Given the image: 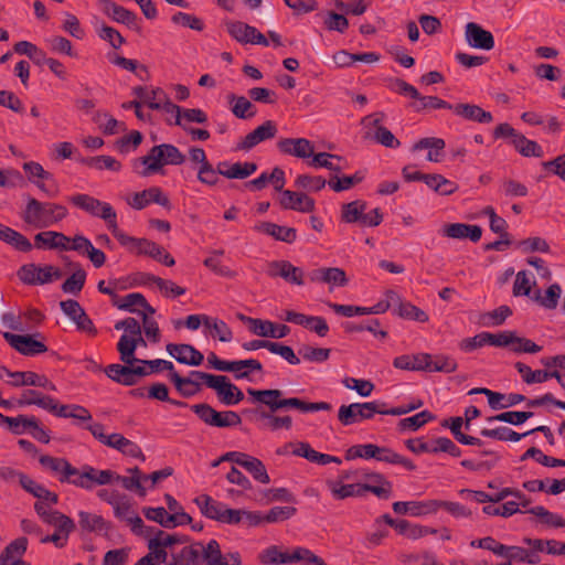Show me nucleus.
<instances>
[{"instance_id":"2","label":"nucleus","mask_w":565,"mask_h":565,"mask_svg":"<svg viewBox=\"0 0 565 565\" xmlns=\"http://www.w3.org/2000/svg\"><path fill=\"white\" fill-rule=\"evenodd\" d=\"M191 375L200 377L207 387L214 390L220 402L226 406L236 405L244 398L243 392L224 375H214L201 371H191Z\"/></svg>"},{"instance_id":"12","label":"nucleus","mask_w":565,"mask_h":565,"mask_svg":"<svg viewBox=\"0 0 565 565\" xmlns=\"http://www.w3.org/2000/svg\"><path fill=\"white\" fill-rule=\"evenodd\" d=\"M370 402L352 403L340 406L338 411V419L344 426H350L365 419L372 418Z\"/></svg>"},{"instance_id":"45","label":"nucleus","mask_w":565,"mask_h":565,"mask_svg":"<svg viewBox=\"0 0 565 565\" xmlns=\"http://www.w3.org/2000/svg\"><path fill=\"white\" fill-rule=\"evenodd\" d=\"M103 2L106 14L114 19L116 22L131 24L135 21L134 13H131L127 9L117 6L110 0H103Z\"/></svg>"},{"instance_id":"5","label":"nucleus","mask_w":565,"mask_h":565,"mask_svg":"<svg viewBox=\"0 0 565 565\" xmlns=\"http://www.w3.org/2000/svg\"><path fill=\"white\" fill-rule=\"evenodd\" d=\"M19 279L31 286L50 284L62 277V271L52 265L25 264L17 273Z\"/></svg>"},{"instance_id":"26","label":"nucleus","mask_w":565,"mask_h":565,"mask_svg":"<svg viewBox=\"0 0 565 565\" xmlns=\"http://www.w3.org/2000/svg\"><path fill=\"white\" fill-rule=\"evenodd\" d=\"M92 466H84L81 470L70 465L66 475L60 477L61 482H67L85 490L92 489Z\"/></svg>"},{"instance_id":"43","label":"nucleus","mask_w":565,"mask_h":565,"mask_svg":"<svg viewBox=\"0 0 565 565\" xmlns=\"http://www.w3.org/2000/svg\"><path fill=\"white\" fill-rule=\"evenodd\" d=\"M434 419V415L428 411H423L411 417L403 418L398 422V428L401 431H416L426 423Z\"/></svg>"},{"instance_id":"25","label":"nucleus","mask_w":565,"mask_h":565,"mask_svg":"<svg viewBox=\"0 0 565 565\" xmlns=\"http://www.w3.org/2000/svg\"><path fill=\"white\" fill-rule=\"evenodd\" d=\"M280 204L285 209L296 210L299 212H310L315 207V202L309 196L289 190L281 192Z\"/></svg>"},{"instance_id":"30","label":"nucleus","mask_w":565,"mask_h":565,"mask_svg":"<svg viewBox=\"0 0 565 565\" xmlns=\"http://www.w3.org/2000/svg\"><path fill=\"white\" fill-rule=\"evenodd\" d=\"M20 405H36L47 412L53 414L57 411V402L51 396H46L41 394L34 390H25L22 393L21 399L19 402Z\"/></svg>"},{"instance_id":"1","label":"nucleus","mask_w":565,"mask_h":565,"mask_svg":"<svg viewBox=\"0 0 565 565\" xmlns=\"http://www.w3.org/2000/svg\"><path fill=\"white\" fill-rule=\"evenodd\" d=\"M67 214V209L64 205L29 198L22 218L35 228H46L61 222Z\"/></svg>"},{"instance_id":"58","label":"nucleus","mask_w":565,"mask_h":565,"mask_svg":"<svg viewBox=\"0 0 565 565\" xmlns=\"http://www.w3.org/2000/svg\"><path fill=\"white\" fill-rule=\"evenodd\" d=\"M55 415L60 417H72L83 422H87L92 418L90 413L79 405H58Z\"/></svg>"},{"instance_id":"29","label":"nucleus","mask_w":565,"mask_h":565,"mask_svg":"<svg viewBox=\"0 0 565 565\" xmlns=\"http://www.w3.org/2000/svg\"><path fill=\"white\" fill-rule=\"evenodd\" d=\"M430 354L418 353L415 355H401L394 359L393 365L396 369L405 371H426L428 372V362Z\"/></svg>"},{"instance_id":"55","label":"nucleus","mask_w":565,"mask_h":565,"mask_svg":"<svg viewBox=\"0 0 565 565\" xmlns=\"http://www.w3.org/2000/svg\"><path fill=\"white\" fill-rule=\"evenodd\" d=\"M515 369L526 384L543 383L547 381V371H533L530 366L522 362L515 364Z\"/></svg>"},{"instance_id":"4","label":"nucleus","mask_w":565,"mask_h":565,"mask_svg":"<svg viewBox=\"0 0 565 565\" xmlns=\"http://www.w3.org/2000/svg\"><path fill=\"white\" fill-rule=\"evenodd\" d=\"M184 160V154L173 145L162 143L154 146L150 149L149 153L142 158V163L147 166L145 174L157 172L166 164H182Z\"/></svg>"},{"instance_id":"35","label":"nucleus","mask_w":565,"mask_h":565,"mask_svg":"<svg viewBox=\"0 0 565 565\" xmlns=\"http://www.w3.org/2000/svg\"><path fill=\"white\" fill-rule=\"evenodd\" d=\"M255 230L286 243H291L296 238V231L294 228L279 226L269 222H260L255 226Z\"/></svg>"},{"instance_id":"64","label":"nucleus","mask_w":565,"mask_h":565,"mask_svg":"<svg viewBox=\"0 0 565 565\" xmlns=\"http://www.w3.org/2000/svg\"><path fill=\"white\" fill-rule=\"evenodd\" d=\"M79 525L90 532H100L105 529V522L102 516L81 511L78 513Z\"/></svg>"},{"instance_id":"19","label":"nucleus","mask_w":565,"mask_h":565,"mask_svg":"<svg viewBox=\"0 0 565 565\" xmlns=\"http://www.w3.org/2000/svg\"><path fill=\"white\" fill-rule=\"evenodd\" d=\"M127 202L131 207L136 210H142L151 202L157 203L164 207L169 206V199L162 193V191L159 188L156 186L132 194V196L128 199Z\"/></svg>"},{"instance_id":"57","label":"nucleus","mask_w":565,"mask_h":565,"mask_svg":"<svg viewBox=\"0 0 565 565\" xmlns=\"http://www.w3.org/2000/svg\"><path fill=\"white\" fill-rule=\"evenodd\" d=\"M365 207V203L360 201L347 203L342 209V217L347 223H360Z\"/></svg>"},{"instance_id":"63","label":"nucleus","mask_w":565,"mask_h":565,"mask_svg":"<svg viewBox=\"0 0 565 565\" xmlns=\"http://www.w3.org/2000/svg\"><path fill=\"white\" fill-rule=\"evenodd\" d=\"M342 384L347 388L355 391L362 397H369L374 390V385L370 381L362 379L345 377Z\"/></svg>"},{"instance_id":"51","label":"nucleus","mask_w":565,"mask_h":565,"mask_svg":"<svg viewBox=\"0 0 565 565\" xmlns=\"http://www.w3.org/2000/svg\"><path fill=\"white\" fill-rule=\"evenodd\" d=\"M562 289L558 284L551 285L547 290L545 291V295L542 296L541 291L539 290L535 294L534 299L540 302L541 306H543L546 309H554L556 308L558 303V299L561 297Z\"/></svg>"},{"instance_id":"40","label":"nucleus","mask_w":565,"mask_h":565,"mask_svg":"<svg viewBox=\"0 0 565 565\" xmlns=\"http://www.w3.org/2000/svg\"><path fill=\"white\" fill-rule=\"evenodd\" d=\"M445 148V141L440 138H423L413 147L414 151L428 149L427 160L439 162L441 150Z\"/></svg>"},{"instance_id":"38","label":"nucleus","mask_w":565,"mask_h":565,"mask_svg":"<svg viewBox=\"0 0 565 565\" xmlns=\"http://www.w3.org/2000/svg\"><path fill=\"white\" fill-rule=\"evenodd\" d=\"M194 502L206 518L221 521L222 510L225 507L224 503L213 500L207 494L195 498Z\"/></svg>"},{"instance_id":"54","label":"nucleus","mask_w":565,"mask_h":565,"mask_svg":"<svg viewBox=\"0 0 565 565\" xmlns=\"http://www.w3.org/2000/svg\"><path fill=\"white\" fill-rule=\"evenodd\" d=\"M457 362L447 355H436L433 358L430 355V361L428 362V372H444L451 373L457 370Z\"/></svg>"},{"instance_id":"21","label":"nucleus","mask_w":565,"mask_h":565,"mask_svg":"<svg viewBox=\"0 0 565 565\" xmlns=\"http://www.w3.org/2000/svg\"><path fill=\"white\" fill-rule=\"evenodd\" d=\"M70 237L61 232L45 231L34 236V245L38 248L61 249L68 247Z\"/></svg>"},{"instance_id":"13","label":"nucleus","mask_w":565,"mask_h":565,"mask_svg":"<svg viewBox=\"0 0 565 565\" xmlns=\"http://www.w3.org/2000/svg\"><path fill=\"white\" fill-rule=\"evenodd\" d=\"M3 337L12 348L24 355H36L47 350L43 342L35 340L32 335L4 332Z\"/></svg>"},{"instance_id":"49","label":"nucleus","mask_w":565,"mask_h":565,"mask_svg":"<svg viewBox=\"0 0 565 565\" xmlns=\"http://www.w3.org/2000/svg\"><path fill=\"white\" fill-rule=\"evenodd\" d=\"M170 380L175 388L186 397L194 395L200 386V382L192 381V377H182L177 372L170 374Z\"/></svg>"},{"instance_id":"7","label":"nucleus","mask_w":565,"mask_h":565,"mask_svg":"<svg viewBox=\"0 0 565 565\" xmlns=\"http://www.w3.org/2000/svg\"><path fill=\"white\" fill-rule=\"evenodd\" d=\"M383 118L384 114L376 113L367 115L362 119V125L366 128L365 138L374 139L377 143L386 148H397L399 141L382 125Z\"/></svg>"},{"instance_id":"23","label":"nucleus","mask_w":565,"mask_h":565,"mask_svg":"<svg viewBox=\"0 0 565 565\" xmlns=\"http://www.w3.org/2000/svg\"><path fill=\"white\" fill-rule=\"evenodd\" d=\"M278 147L282 152L298 158L306 159L313 156V145L305 138L282 139Z\"/></svg>"},{"instance_id":"41","label":"nucleus","mask_w":565,"mask_h":565,"mask_svg":"<svg viewBox=\"0 0 565 565\" xmlns=\"http://www.w3.org/2000/svg\"><path fill=\"white\" fill-rule=\"evenodd\" d=\"M204 328L222 342H230L233 338L232 330L223 320L204 317Z\"/></svg>"},{"instance_id":"24","label":"nucleus","mask_w":565,"mask_h":565,"mask_svg":"<svg viewBox=\"0 0 565 565\" xmlns=\"http://www.w3.org/2000/svg\"><path fill=\"white\" fill-rule=\"evenodd\" d=\"M263 372L262 363L256 359L233 360L231 373L235 380L254 381V375Z\"/></svg>"},{"instance_id":"36","label":"nucleus","mask_w":565,"mask_h":565,"mask_svg":"<svg viewBox=\"0 0 565 565\" xmlns=\"http://www.w3.org/2000/svg\"><path fill=\"white\" fill-rule=\"evenodd\" d=\"M452 109L458 116H461L468 120L478 122H490L492 120L491 113L481 109L477 105L458 104L455 107L452 106Z\"/></svg>"},{"instance_id":"6","label":"nucleus","mask_w":565,"mask_h":565,"mask_svg":"<svg viewBox=\"0 0 565 565\" xmlns=\"http://www.w3.org/2000/svg\"><path fill=\"white\" fill-rule=\"evenodd\" d=\"M191 409L209 426L227 428L241 424L239 415L233 411L217 412L209 404H195Z\"/></svg>"},{"instance_id":"10","label":"nucleus","mask_w":565,"mask_h":565,"mask_svg":"<svg viewBox=\"0 0 565 565\" xmlns=\"http://www.w3.org/2000/svg\"><path fill=\"white\" fill-rule=\"evenodd\" d=\"M230 35L242 44H259L268 46L269 42L255 26L241 21H231L226 23Z\"/></svg>"},{"instance_id":"18","label":"nucleus","mask_w":565,"mask_h":565,"mask_svg":"<svg viewBox=\"0 0 565 565\" xmlns=\"http://www.w3.org/2000/svg\"><path fill=\"white\" fill-rule=\"evenodd\" d=\"M203 565H242V558L238 552L223 554L220 544L210 540Z\"/></svg>"},{"instance_id":"27","label":"nucleus","mask_w":565,"mask_h":565,"mask_svg":"<svg viewBox=\"0 0 565 565\" xmlns=\"http://www.w3.org/2000/svg\"><path fill=\"white\" fill-rule=\"evenodd\" d=\"M149 107L154 110H161L166 115L164 120L168 125H175L186 129L185 124H182V108L173 104L169 98H166L163 102H149Z\"/></svg>"},{"instance_id":"44","label":"nucleus","mask_w":565,"mask_h":565,"mask_svg":"<svg viewBox=\"0 0 565 565\" xmlns=\"http://www.w3.org/2000/svg\"><path fill=\"white\" fill-rule=\"evenodd\" d=\"M117 350L120 354V360L125 364H132V363L140 362L139 359L135 358L136 343L132 341L131 335L124 333L117 343Z\"/></svg>"},{"instance_id":"11","label":"nucleus","mask_w":565,"mask_h":565,"mask_svg":"<svg viewBox=\"0 0 565 565\" xmlns=\"http://www.w3.org/2000/svg\"><path fill=\"white\" fill-rule=\"evenodd\" d=\"M239 318L247 324L249 331L258 337L281 339L285 338L290 331L287 326L275 324L268 320H260L244 316H241Z\"/></svg>"},{"instance_id":"59","label":"nucleus","mask_w":565,"mask_h":565,"mask_svg":"<svg viewBox=\"0 0 565 565\" xmlns=\"http://www.w3.org/2000/svg\"><path fill=\"white\" fill-rule=\"evenodd\" d=\"M298 353L306 361L313 363H322L329 359L330 350L303 345L298 350Z\"/></svg>"},{"instance_id":"9","label":"nucleus","mask_w":565,"mask_h":565,"mask_svg":"<svg viewBox=\"0 0 565 565\" xmlns=\"http://www.w3.org/2000/svg\"><path fill=\"white\" fill-rule=\"evenodd\" d=\"M70 201L92 216L104 220L106 224L116 218V211L109 203L99 201L88 194H75L70 198Z\"/></svg>"},{"instance_id":"17","label":"nucleus","mask_w":565,"mask_h":565,"mask_svg":"<svg viewBox=\"0 0 565 565\" xmlns=\"http://www.w3.org/2000/svg\"><path fill=\"white\" fill-rule=\"evenodd\" d=\"M466 40L471 47L489 51L494 46L493 35L475 22L466 25Z\"/></svg>"},{"instance_id":"56","label":"nucleus","mask_w":565,"mask_h":565,"mask_svg":"<svg viewBox=\"0 0 565 565\" xmlns=\"http://www.w3.org/2000/svg\"><path fill=\"white\" fill-rule=\"evenodd\" d=\"M28 541L25 537L17 539L11 542L0 556V565H6L9 559L20 556L26 551Z\"/></svg>"},{"instance_id":"60","label":"nucleus","mask_w":565,"mask_h":565,"mask_svg":"<svg viewBox=\"0 0 565 565\" xmlns=\"http://www.w3.org/2000/svg\"><path fill=\"white\" fill-rule=\"evenodd\" d=\"M132 252L137 253V254L150 256L157 260H161V256L163 254V248L148 239L138 238Z\"/></svg>"},{"instance_id":"33","label":"nucleus","mask_w":565,"mask_h":565,"mask_svg":"<svg viewBox=\"0 0 565 565\" xmlns=\"http://www.w3.org/2000/svg\"><path fill=\"white\" fill-rule=\"evenodd\" d=\"M127 471L130 473V476H116V480L119 481L126 490L135 491L140 497H145V473H142L137 467L129 468Z\"/></svg>"},{"instance_id":"61","label":"nucleus","mask_w":565,"mask_h":565,"mask_svg":"<svg viewBox=\"0 0 565 565\" xmlns=\"http://www.w3.org/2000/svg\"><path fill=\"white\" fill-rule=\"evenodd\" d=\"M85 279L86 273L83 269H78L64 281L62 289L66 294L77 295L83 289Z\"/></svg>"},{"instance_id":"39","label":"nucleus","mask_w":565,"mask_h":565,"mask_svg":"<svg viewBox=\"0 0 565 565\" xmlns=\"http://www.w3.org/2000/svg\"><path fill=\"white\" fill-rule=\"evenodd\" d=\"M116 515L126 521L136 535H141L145 533V529L147 526L145 525L142 519L134 513V511H131L129 504H118L116 507Z\"/></svg>"},{"instance_id":"14","label":"nucleus","mask_w":565,"mask_h":565,"mask_svg":"<svg viewBox=\"0 0 565 565\" xmlns=\"http://www.w3.org/2000/svg\"><path fill=\"white\" fill-rule=\"evenodd\" d=\"M284 319L287 322L305 327L316 332L319 337H326L329 332V326L322 317L306 316L292 310H287Z\"/></svg>"},{"instance_id":"52","label":"nucleus","mask_w":565,"mask_h":565,"mask_svg":"<svg viewBox=\"0 0 565 565\" xmlns=\"http://www.w3.org/2000/svg\"><path fill=\"white\" fill-rule=\"evenodd\" d=\"M146 282L154 285L166 296H181L185 292L184 288L153 275H148Z\"/></svg>"},{"instance_id":"53","label":"nucleus","mask_w":565,"mask_h":565,"mask_svg":"<svg viewBox=\"0 0 565 565\" xmlns=\"http://www.w3.org/2000/svg\"><path fill=\"white\" fill-rule=\"evenodd\" d=\"M510 340L509 347L515 353H537L542 349L533 341L518 337L514 332H511Z\"/></svg>"},{"instance_id":"42","label":"nucleus","mask_w":565,"mask_h":565,"mask_svg":"<svg viewBox=\"0 0 565 565\" xmlns=\"http://www.w3.org/2000/svg\"><path fill=\"white\" fill-rule=\"evenodd\" d=\"M114 305L119 310L137 313L139 312V308L141 307V305H146V298L139 292H132L126 295L122 298H118L117 296H115Z\"/></svg>"},{"instance_id":"16","label":"nucleus","mask_w":565,"mask_h":565,"mask_svg":"<svg viewBox=\"0 0 565 565\" xmlns=\"http://www.w3.org/2000/svg\"><path fill=\"white\" fill-rule=\"evenodd\" d=\"M267 275L270 277H280L287 282L301 286L303 284L302 270L287 260H276L267 265Z\"/></svg>"},{"instance_id":"31","label":"nucleus","mask_w":565,"mask_h":565,"mask_svg":"<svg viewBox=\"0 0 565 565\" xmlns=\"http://www.w3.org/2000/svg\"><path fill=\"white\" fill-rule=\"evenodd\" d=\"M13 386H38L50 391H56V386L45 376L34 372H20L14 375V381H9Z\"/></svg>"},{"instance_id":"50","label":"nucleus","mask_w":565,"mask_h":565,"mask_svg":"<svg viewBox=\"0 0 565 565\" xmlns=\"http://www.w3.org/2000/svg\"><path fill=\"white\" fill-rule=\"evenodd\" d=\"M513 146L515 149L525 157H542L543 150L541 146H539L535 141L525 138L523 135L516 136V139L513 140Z\"/></svg>"},{"instance_id":"47","label":"nucleus","mask_w":565,"mask_h":565,"mask_svg":"<svg viewBox=\"0 0 565 565\" xmlns=\"http://www.w3.org/2000/svg\"><path fill=\"white\" fill-rule=\"evenodd\" d=\"M45 523L55 527L56 531L63 533L65 536L74 530L75 524L72 519L60 513L58 511H53L50 515L44 520Z\"/></svg>"},{"instance_id":"22","label":"nucleus","mask_w":565,"mask_h":565,"mask_svg":"<svg viewBox=\"0 0 565 565\" xmlns=\"http://www.w3.org/2000/svg\"><path fill=\"white\" fill-rule=\"evenodd\" d=\"M276 132V125L273 121L267 120L255 130L249 132L238 147L244 150H249L256 145L275 137Z\"/></svg>"},{"instance_id":"15","label":"nucleus","mask_w":565,"mask_h":565,"mask_svg":"<svg viewBox=\"0 0 565 565\" xmlns=\"http://www.w3.org/2000/svg\"><path fill=\"white\" fill-rule=\"evenodd\" d=\"M166 349L170 356L184 365L199 366L204 360L203 354L191 344L169 343Z\"/></svg>"},{"instance_id":"48","label":"nucleus","mask_w":565,"mask_h":565,"mask_svg":"<svg viewBox=\"0 0 565 565\" xmlns=\"http://www.w3.org/2000/svg\"><path fill=\"white\" fill-rule=\"evenodd\" d=\"M243 468L247 470L256 481L265 484L270 482L266 468L259 459L248 456Z\"/></svg>"},{"instance_id":"3","label":"nucleus","mask_w":565,"mask_h":565,"mask_svg":"<svg viewBox=\"0 0 565 565\" xmlns=\"http://www.w3.org/2000/svg\"><path fill=\"white\" fill-rule=\"evenodd\" d=\"M259 561L263 564H289L303 562L311 565H326L321 558L311 551L303 547H297L291 553L281 552L276 545H271L259 554Z\"/></svg>"},{"instance_id":"28","label":"nucleus","mask_w":565,"mask_h":565,"mask_svg":"<svg viewBox=\"0 0 565 565\" xmlns=\"http://www.w3.org/2000/svg\"><path fill=\"white\" fill-rule=\"evenodd\" d=\"M207 543L196 542L189 546H183L179 551L182 565H203L207 554Z\"/></svg>"},{"instance_id":"62","label":"nucleus","mask_w":565,"mask_h":565,"mask_svg":"<svg viewBox=\"0 0 565 565\" xmlns=\"http://www.w3.org/2000/svg\"><path fill=\"white\" fill-rule=\"evenodd\" d=\"M257 170L254 162H236L231 166V170L225 172L227 179H246Z\"/></svg>"},{"instance_id":"37","label":"nucleus","mask_w":565,"mask_h":565,"mask_svg":"<svg viewBox=\"0 0 565 565\" xmlns=\"http://www.w3.org/2000/svg\"><path fill=\"white\" fill-rule=\"evenodd\" d=\"M523 542L535 551L550 555H565V543L556 540H541L525 537Z\"/></svg>"},{"instance_id":"34","label":"nucleus","mask_w":565,"mask_h":565,"mask_svg":"<svg viewBox=\"0 0 565 565\" xmlns=\"http://www.w3.org/2000/svg\"><path fill=\"white\" fill-rule=\"evenodd\" d=\"M0 241L11 245L12 247L21 252H30L32 249L31 242L24 235L1 223Z\"/></svg>"},{"instance_id":"20","label":"nucleus","mask_w":565,"mask_h":565,"mask_svg":"<svg viewBox=\"0 0 565 565\" xmlns=\"http://www.w3.org/2000/svg\"><path fill=\"white\" fill-rule=\"evenodd\" d=\"M309 278L316 282H324L331 287L344 286L348 281L344 270L338 267H321L309 273Z\"/></svg>"},{"instance_id":"32","label":"nucleus","mask_w":565,"mask_h":565,"mask_svg":"<svg viewBox=\"0 0 565 565\" xmlns=\"http://www.w3.org/2000/svg\"><path fill=\"white\" fill-rule=\"evenodd\" d=\"M247 393L254 402L268 406L271 412L279 409L280 398L284 395L280 390L247 388Z\"/></svg>"},{"instance_id":"46","label":"nucleus","mask_w":565,"mask_h":565,"mask_svg":"<svg viewBox=\"0 0 565 565\" xmlns=\"http://www.w3.org/2000/svg\"><path fill=\"white\" fill-rule=\"evenodd\" d=\"M481 435L489 438H494L502 441L518 443L526 435L514 431L507 426H500L493 429H483Z\"/></svg>"},{"instance_id":"8","label":"nucleus","mask_w":565,"mask_h":565,"mask_svg":"<svg viewBox=\"0 0 565 565\" xmlns=\"http://www.w3.org/2000/svg\"><path fill=\"white\" fill-rule=\"evenodd\" d=\"M140 536L147 540L148 550L159 551L166 558L168 556L167 548L178 547L184 542V536L177 533H169L153 526H147L145 533Z\"/></svg>"}]
</instances>
